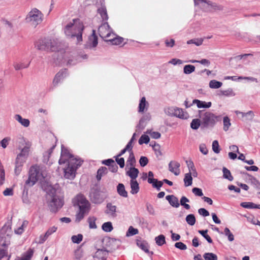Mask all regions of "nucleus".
<instances>
[{"instance_id": "1", "label": "nucleus", "mask_w": 260, "mask_h": 260, "mask_svg": "<svg viewBox=\"0 0 260 260\" xmlns=\"http://www.w3.org/2000/svg\"><path fill=\"white\" fill-rule=\"evenodd\" d=\"M84 26L78 19H74L64 27V32L67 38L76 39L77 42L82 41V34Z\"/></svg>"}, {"instance_id": "2", "label": "nucleus", "mask_w": 260, "mask_h": 260, "mask_svg": "<svg viewBox=\"0 0 260 260\" xmlns=\"http://www.w3.org/2000/svg\"><path fill=\"white\" fill-rule=\"evenodd\" d=\"M74 206L79 207V212L76 215V221L80 222L89 212L90 204L83 195L80 194L75 198Z\"/></svg>"}, {"instance_id": "3", "label": "nucleus", "mask_w": 260, "mask_h": 260, "mask_svg": "<svg viewBox=\"0 0 260 260\" xmlns=\"http://www.w3.org/2000/svg\"><path fill=\"white\" fill-rule=\"evenodd\" d=\"M46 198L48 208L52 213H56L63 205V198L57 195L53 188L48 193Z\"/></svg>"}, {"instance_id": "4", "label": "nucleus", "mask_w": 260, "mask_h": 260, "mask_svg": "<svg viewBox=\"0 0 260 260\" xmlns=\"http://www.w3.org/2000/svg\"><path fill=\"white\" fill-rule=\"evenodd\" d=\"M199 117L201 119L202 127L212 128L220 118V116H216L212 112L199 110Z\"/></svg>"}, {"instance_id": "5", "label": "nucleus", "mask_w": 260, "mask_h": 260, "mask_svg": "<svg viewBox=\"0 0 260 260\" xmlns=\"http://www.w3.org/2000/svg\"><path fill=\"white\" fill-rule=\"evenodd\" d=\"M12 231L10 222H7L0 230V246L7 248L10 244V240L12 235Z\"/></svg>"}, {"instance_id": "6", "label": "nucleus", "mask_w": 260, "mask_h": 260, "mask_svg": "<svg viewBox=\"0 0 260 260\" xmlns=\"http://www.w3.org/2000/svg\"><path fill=\"white\" fill-rule=\"evenodd\" d=\"M83 161L78 159H72L68 162V167L64 168V177L66 179L73 180L76 176L77 169L80 167Z\"/></svg>"}, {"instance_id": "7", "label": "nucleus", "mask_w": 260, "mask_h": 260, "mask_svg": "<svg viewBox=\"0 0 260 260\" xmlns=\"http://www.w3.org/2000/svg\"><path fill=\"white\" fill-rule=\"evenodd\" d=\"M43 14L40 11L36 8L33 9L29 12L26 17V21L36 27L42 21Z\"/></svg>"}, {"instance_id": "8", "label": "nucleus", "mask_w": 260, "mask_h": 260, "mask_svg": "<svg viewBox=\"0 0 260 260\" xmlns=\"http://www.w3.org/2000/svg\"><path fill=\"white\" fill-rule=\"evenodd\" d=\"M40 176V167L37 165L31 166L29 169L28 178L25 181V185L29 187L33 186Z\"/></svg>"}, {"instance_id": "9", "label": "nucleus", "mask_w": 260, "mask_h": 260, "mask_svg": "<svg viewBox=\"0 0 260 260\" xmlns=\"http://www.w3.org/2000/svg\"><path fill=\"white\" fill-rule=\"evenodd\" d=\"M72 159H77L74 157V155L70 153V151L63 145L61 146V156L59 160L60 165L68 162Z\"/></svg>"}, {"instance_id": "10", "label": "nucleus", "mask_w": 260, "mask_h": 260, "mask_svg": "<svg viewBox=\"0 0 260 260\" xmlns=\"http://www.w3.org/2000/svg\"><path fill=\"white\" fill-rule=\"evenodd\" d=\"M98 31L100 36L102 38L109 39L111 36L112 29L110 28L108 23L105 22L101 26H99Z\"/></svg>"}, {"instance_id": "11", "label": "nucleus", "mask_w": 260, "mask_h": 260, "mask_svg": "<svg viewBox=\"0 0 260 260\" xmlns=\"http://www.w3.org/2000/svg\"><path fill=\"white\" fill-rule=\"evenodd\" d=\"M89 197L91 202L94 204H101L104 201V198L102 197L100 191L96 189H92Z\"/></svg>"}, {"instance_id": "12", "label": "nucleus", "mask_w": 260, "mask_h": 260, "mask_svg": "<svg viewBox=\"0 0 260 260\" xmlns=\"http://www.w3.org/2000/svg\"><path fill=\"white\" fill-rule=\"evenodd\" d=\"M121 245V241L119 239L115 238H109L106 244V246L109 248L107 249L109 252H112L115 250L117 249Z\"/></svg>"}, {"instance_id": "13", "label": "nucleus", "mask_w": 260, "mask_h": 260, "mask_svg": "<svg viewBox=\"0 0 260 260\" xmlns=\"http://www.w3.org/2000/svg\"><path fill=\"white\" fill-rule=\"evenodd\" d=\"M49 43H51L50 39L44 38L40 39L36 42L35 47L39 50H44L48 51V46Z\"/></svg>"}, {"instance_id": "14", "label": "nucleus", "mask_w": 260, "mask_h": 260, "mask_svg": "<svg viewBox=\"0 0 260 260\" xmlns=\"http://www.w3.org/2000/svg\"><path fill=\"white\" fill-rule=\"evenodd\" d=\"M109 252L105 248L98 249L93 255L94 259L106 260L108 256Z\"/></svg>"}, {"instance_id": "15", "label": "nucleus", "mask_w": 260, "mask_h": 260, "mask_svg": "<svg viewBox=\"0 0 260 260\" xmlns=\"http://www.w3.org/2000/svg\"><path fill=\"white\" fill-rule=\"evenodd\" d=\"M171 110L174 112V113H171V114H174V116L182 119H186L189 117L188 114L186 112H184L181 108L176 107L175 109Z\"/></svg>"}, {"instance_id": "16", "label": "nucleus", "mask_w": 260, "mask_h": 260, "mask_svg": "<svg viewBox=\"0 0 260 260\" xmlns=\"http://www.w3.org/2000/svg\"><path fill=\"white\" fill-rule=\"evenodd\" d=\"M101 6L98 9V13L100 15L101 18L104 21H107L108 19L107 9L105 5L104 0H100Z\"/></svg>"}, {"instance_id": "17", "label": "nucleus", "mask_w": 260, "mask_h": 260, "mask_svg": "<svg viewBox=\"0 0 260 260\" xmlns=\"http://www.w3.org/2000/svg\"><path fill=\"white\" fill-rule=\"evenodd\" d=\"M180 165L178 162L171 161L169 164V170L175 175L178 176L180 174Z\"/></svg>"}, {"instance_id": "18", "label": "nucleus", "mask_w": 260, "mask_h": 260, "mask_svg": "<svg viewBox=\"0 0 260 260\" xmlns=\"http://www.w3.org/2000/svg\"><path fill=\"white\" fill-rule=\"evenodd\" d=\"M136 243L137 246L146 253L150 254V256L153 254V252L152 251H149V245L146 241L137 239Z\"/></svg>"}, {"instance_id": "19", "label": "nucleus", "mask_w": 260, "mask_h": 260, "mask_svg": "<svg viewBox=\"0 0 260 260\" xmlns=\"http://www.w3.org/2000/svg\"><path fill=\"white\" fill-rule=\"evenodd\" d=\"M151 119V115L149 113L144 115L139 120V124L137 126V128L140 130L143 129L146 126V123Z\"/></svg>"}, {"instance_id": "20", "label": "nucleus", "mask_w": 260, "mask_h": 260, "mask_svg": "<svg viewBox=\"0 0 260 260\" xmlns=\"http://www.w3.org/2000/svg\"><path fill=\"white\" fill-rule=\"evenodd\" d=\"M67 74V70L66 69L61 70L57 73L53 81V84L55 86L63 78H64Z\"/></svg>"}, {"instance_id": "21", "label": "nucleus", "mask_w": 260, "mask_h": 260, "mask_svg": "<svg viewBox=\"0 0 260 260\" xmlns=\"http://www.w3.org/2000/svg\"><path fill=\"white\" fill-rule=\"evenodd\" d=\"M30 62L28 61H16L14 62L13 67L16 71H19L27 68L30 64Z\"/></svg>"}, {"instance_id": "22", "label": "nucleus", "mask_w": 260, "mask_h": 260, "mask_svg": "<svg viewBox=\"0 0 260 260\" xmlns=\"http://www.w3.org/2000/svg\"><path fill=\"white\" fill-rule=\"evenodd\" d=\"M107 209L105 211V213L113 217H115L117 216L116 213L117 207L115 205H113L112 203H108L106 206Z\"/></svg>"}, {"instance_id": "23", "label": "nucleus", "mask_w": 260, "mask_h": 260, "mask_svg": "<svg viewBox=\"0 0 260 260\" xmlns=\"http://www.w3.org/2000/svg\"><path fill=\"white\" fill-rule=\"evenodd\" d=\"M236 113L238 114H241L243 121H251L253 119L254 114L252 111H249L247 112L244 113L236 111Z\"/></svg>"}, {"instance_id": "24", "label": "nucleus", "mask_w": 260, "mask_h": 260, "mask_svg": "<svg viewBox=\"0 0 260 260\" xmlns=\"http://www.w3.org/2000/svg\"><path fill=\"white\" fill-rule=\"evenodd\" d=\"M88 44V47L89 48L95 47L98 44V37L95 35L94 30L92 31V34L89 37Z\"/></svg>"}, {"instance_id": "25", "label": "nucleus", "mask_w": 260, "mask_h": 260, "mask_svg": "<svg viewBox=\"0 0 260 260\" xmlns=\"http://www.w3.org/2000/svg\"><path fill=\"white\" fill-rule=\"evenodd\" d=\"M148 182L151 184L153 187L156 188L157 191L160 190L164 183L163 180L158 181L157 179L154 178H148Z\"/></svg>"}, {"instance_id": "26", "label": "nucleus", "mask_w": 260, "mask_h": 260, "mask_svg": "<svg viewBox=\"0 0 260 260\" xmlns=\"http://www.w3.org/2000/svg\"><path fill=\"white\" fill-rule=\"evenodd\" d=\"M192 104H196L198 108H209L212 105L211 102H206L197 99L193 100Z\"/></svg>"}, {"instance_id": "27", "label": "nucleus", "mask_w": 260, "mask_h": 260, "mask_svg": "<svg viewBox=\"0 0 260 260\" xmlns=\"http://www.w3.org/2000/svg\"><path fill=\"white\" fill-rule=\"evenodd\" d=\"M166 200L169 202V204L173 207L178 208L180 204L178 199L174 195H168L166 197Z\"/></svg>"}, {"instance_id": "28", "label": "nucleus", "mask_w": 260, "mask_h": 260, "mask_svg": "<svg viewBox=\"0 0 260 260\" xmlns=\"http://www.w3.org/2000/svg\"><path fill=\"white\" fill-rule=\"evenodd\" d=\"M34 250L29 248L23 253L21 257H17L15 260H30L34 254Z\"/></svg>"}, {"instance_id": "29", "label": "nucleus", "mask_w": 260, "mask_h": 260, "mask_svg": "<svg viewBox=\"0 0 260 260\" xmlns=\"http://www.w3.org/2000/svg\"><path fill=\"white\" fill-rule=\"evenodd\" d=\"M139 171L137 168L134 167H131L129 170L126 172V175L129 176L131 180H136L138 177Z\"/></svg>"}, {"instance_id": "30", "label": "nucleus", "mask_w": 260, "mask_h": 260, "mask_svg": "<svg viewBox=\"0 0 260 260\" xmlns=\"http://www.w3.org/2000/svg\"><path fill=\"white\" fill-rule=\"evenodd\" d=\"M50 40L51 43L49 44L48 51H58L60 49L58 40L55 39H50Z\"/></svg>"}, {"instance_id": "31", "label": "nucleus", "mask_w": 260, "mask_h": 260, "mask_svg": "<svg viewBox=\"0 0 260 260\" xmlns=\"http://www.w3.org/2000/svg\"><path fill=\"white\" fill-rule=\"evenodd\" d=\"M186 165L189 169V172L191 173V175H192L194 177H197L198 176V173L196 171L195 166L193 161L191 160H186Z\"/></svg>"}, {"instance_id": "32", "label": "nucleus", "mask_w": 260, "mask_h": 260, "mask_svg": "<svg viewBox=\"0 0 260 260\" xmlns=\"http://www.w3.org/2000/svg\"><path fill=\"white\" fill-rule=\"evenodd\" d=\"M131 185V193L132 194H135L139 191V185L136 180H131L130 181Z\"/></svg>"}, {"instance_id": "33", "label": "nucleus", "mask_w": 260, "mask_h": 260, "mask_svg": "<svg viewBox=\"0 0 260 260\" xmlns=\"http://www.w3.org/2000/svg\"><path fill=\"white\" fill-rule=\"evenodd\" d=\"M117 191L118 194L122 197L127 198V192L125 189V186L122 183H119L117 186Z\"/></svg>"}, {"instance_id": "34", "label": "nucleus", "mask_w": 260, "mask_h": 260, "mask_svg": "<svg viewBox=\"0 0 260 260\" xmlns=\"http://www.w3.org/2000/svg\"><path fill=\"white\" fill-rule=\"evenodd\" d=\"M148 105V103L146 102L145 98H142L139 104V112L143 113L145 108L146 110L147 109Z\"/></svg>"}, {"instance_id": "35", "label": "nucleus", "mask_w": 260, "mask_h": 260, "mask_svg": "<svg viewBox=\"0 0 260 260\" xmlns=\"http://www.w3.org/2000/svg\"><path fill=\"white\" fill-rule=\"evenodd\" d=\"M15 119L24 127H28L29 125L30 122L28 119L23 118L21 115L16 114L15 116Z\"/></svg>"}, {"instance_id": "36", "label": "nucleus", "mask_w": 260, "mask_h": 260, "mask_svg": "<svg viewBox=\"0 0 260 260\" xmlns=\"http://www.w3.org/2000/svg\"><path fill=\"white\" fill-rule=\"evenodd\" d=\"M240 206L246 209H260V205H257L252 202H242Z\"/></svg>"}, {"instance_id": "37", "label": "nucleus", "mask_w": 260, "mask_h": 260, "mask_svg": "<svg viewBox=\"0 0 260 260\" xmlns=\"http://www.w3.org/2000/svg\"><path fill=\"white\" fill-rule=\"evenodd\" d=\"M108 173V169L105 167H100L98 171H97V175H96V179L98 181H100L102 177Z\"/></svg>"}, {"instance_id": "38", "label": "nucleus", "mask_w": 260, "mask_h": 260, "mask_svg": "<svg viewBox=\"0 0 260 260\" xmlns=\"http://www.w3.org/2000/svg\"><path fill=\"white\" fill-rule=\"evenodd\" d=\"M26 186L25 185L23 188L22 200L23 203L28 205L30 204V201L28 197V188H27Z\"/></svg>"}, {"instance_id": "39", "label": "nucleus", "mask_w": 260, "mask_h": 260, "mask_svg": "<svg viewBox=\"0 0 260 260\" xmlns=\"http://www.w3.org/2000/svg\"><path fill=\"white\" fill-rule=\"evenodd\" d=\"M136 163V159L133 151L129 153V156L126 161V167L129 166L131 167H134Z\"/></svg>"}, {"instance_id": "40", "label": "nucleus", "mask_w": 260, "mask_h": 260, "mask_svg": "<svg viewBox=\"0 0 260 260\" xmlns=\"http://www.w3.org/2000/svg\"><path fill=\"white\" fill-rule=\"evenodd\" d=\"M201 125L202 126L201 119H193L190 123L191 128L194 130L198 129Z\"/></svg>"}, {"instance_id": "41", "label": "nucleus", "mask_w": 260, "mask_h": 260, "mask_svg": "<svg viewBox=\"0 0 260 260\" xmlns=\"http://www.w3.org/2000/svg\"><path fill=\"white\" fill-rule=\"evenodd\" d=\"M107 41H110L113 45H119L123 41V38L120 37H114L113 39H108Z\"/></svg>"}, {"instance_id": "42", "label": "nucleus", "mask_w": 260, "mask_h": 260, "mask_svg": "<svg viewBox=\"0 0 260 260\" xmlns=\"http://www.w3.org/2000/svg\"><path fill=\"white\" fill-rule=\"evenodd\" d=\"M150 146H152L153 148L157 157L162 155V153L160 150V146L158 144L154 141V145L150 144Z\"/></svg>"}, {"instance_id": "43", "label": "nucleus", "mask_w": 260, "mask_h": 260, "mask_svg": "<svg viewBox=\"0 0 260 260\" xmlns=\"http://www.w3.org/2000/svg\"><path fill=\"white\" fill-rule=\"evenodd\" d=\"M102 229L105 232H110L113 230V227L112 223L110 221H108L103 224Z\"/></svg>"}, {"instance_id": "44", "label": "nucleus", "mask_w": 260, "mask_h": 260, "mask_svg": "<svg viewBox=\"0 0 260 260\" xmlns=\"http://www.w3.org/2000/svg\"><path fill=\"white\" fill-rule=\"evenodd\" d=\"M223 172V177L225 179L229 180V181H232L234 179L233 177L231 175V172L225 167H223L222 169Z\"/></svg>"}, {"instance_id": "45", "label": "nucleus", "mask_w": 260, "mask_h": 260, "mask_svg": "<svg viewBox=\"0 0 260 260\" xmlns=\"http://www.w3.org/2000/svg\"><path fill=\"white\" fill-rule=\"evenodd\" d=\"M184 182L185 186H188L192 184V178L191 175V173H188L185 175Z\"/></svg>"}, {"instance_id": "46", "label": "nucleus", "mask_w": 260, "mask_h": 260, "mask_svg": "<svg viewBox=\"0 0 260 260\" xmlns=\"http://www.w3.org/2000/svg\"><path fill=\"white\" fill-rule=\"evenodd\" d=\"M29 150V147L25 146L21 149L20 153L17 156L26 159L28 155Z\"/></svg>"}, {"instance_id": "47", "label": "nucleus", "mask_w": 260, "mask_h": 260, "mask_svg": "<svg viewBox=\"0 0 260 260\" xmlns=\"http://www.w3.org/2000/svg\"><path fill=\"white\" fill-rule=\"evenodd\" d=\"M222 82L215 80H211L209 84L210 88L213 89L219 88L222 86Z\"/></svg>"}, {"instance_id": "48", "label": "nucleus", "mask_w": 260, "mask_h": 260, "mask_svg": "<svg viewBox=\"0 0 260 260\" xmlns=\"http://www.w3.org/2000/svg\"><path fill=\"white\" fill-rule=\"evenodd\" d=\"M156 244L159 246L166 243L165 237L163 235H160L155 238Z\"/></svg>"}, {"instance_id": "49", "label": "nucleus", "mask_w": 260, "mask_h": 260, "mask_svg": "<svg viewBox=\"0 0 260 260\" xmlns=\"http://www.w3.org/2000/svg\"><path fill=\"white\" fill-rule=\"evenodd\" d=\"M185 220L186 222L190 225H193L196 221L195 216L192 214L187 215Z\"/></svg>"}, {"instance_id": "50", "label": "nucleus", "mask_w": 260, "mask_h": 260, "mask_svg": "<svg viewBox=\"0 0 260 260\" xmlns=\"http://www.w3.org/2000/svg\"><path fill=\"white\" fill-rule=\"evenodd\" d=\"M55 146H53L50 148L47 151L45 152L43 154V162L44 163H47L49 161V157L53 151Z\"/></svg>"}, {"instance_id": "51", "label": "nucleus", "mask_w": 260, "mask_h": 260, "mask_svg": "<svg viewBox=\"0 0 260 260\" xmlns=\"http://www.w3.org/2000/svg\"><path fill=\"white\" fill-rule=\"evenodd\" d=\"M195 67L193 65H185L183 68V72L185 74H190L195 71Z\"/></svg>"}, {"instance_id": "52", "label": "nucleus", "mask_w": 260, "mask_h": 260, "mask_svg": "<svg viewBox=\"0 0 260 260\" xmlns=\"http://www.w3.org/2000/svg\"><path fill=\"white\" fill-rule=\"evenodd\" d=\"M203 257L205 260H217V256L211 252H207L204 253Z\"/></svg>"}, {"instance_id": "53", "label": "nucleus", "mask_w": 260, "mask_h": 260, "mask_svg": "<svg viewBox=\"0 0 260 260\" xmlns=\"http://www.w3.org/2000/svg\"><path fill=\"white\" fill-rule=\"evenodd\" d=\"M199 234H200L209 243H212L213 241L211 237L207 234L208 230H199L198 231Z\"/></svg>"}, {"instance_id": "54", "label": "nucleus", "mask_w": 260, "mask_h": 260, "mask_svg": "<svg viewBox=\"0 0 260 260\" xmlns=\"http://www.w3.org/2000/svg\"><path fill=\"white\" fill-rule=\"evenodd\" d=\"M207 5L211 6V7L215 11H222L223 9V7L222 6L218 5L216 3H213L210 1L208 2Z\"/></svg>"}, {"instance_id": "55", "label": "nucleus", "mask_w": 260, "mask_h": 260, "mask_svg": "<svg viewBox=\"0 0 260 260\" xmlns=\"http://www.w3.org/2000/svg\"><path fill=\"white\" fill-rule=\"evenodd\" d=\"M203 39L202 38H197L191 39L187 41V44H195L197 46H199L203 44Z\"/></svg>"}, {"instance_id": "56", "label": "nucleus", "mask_w": 260, "mask_h": 260, "mask_svg": "<svg viewBox=\"0 0 260 260\" xmlns=\"http://www.w3.org/2000/svg\"><path fill=\"white\" fill-rule=\"evenodd\" d=\"M139 231L137 229L133 228L132 226H130L126 232V236L129 237L138 234Z\"/></svg>"}, {"instance_id": "57", "label": "nucleus", "mask_w": 260, "mask_h": 260, "mask_svg": "<svg viewBox=\"0 0 260 260\" xmlns=\"http://www.w3.org/2000/svg\"><path fill=\"white\" fill-rule=\"evenodd\" d=\"M188 62H191V63H196L198 62L202 64H203L204 66H206L207 67H209L210 64V62L209 60L207 59H202L200 60H194V59H191L189 60Z\"/></svg>"}, {"instance_id": "58", "label": "nucleus", "mask_w": 260, "mask_h": 260, "mask_svg": "<svg viewBox=\"0 0 260 260\" xmlns=\"http://www.w3.org/2000/svg\"><path fill=\"white\" fill-rule=\"evenodd\" d=\"M28 221L26 220L23 221L22 225L16 230H15V233L16 234L21 235L24 231V228L27 226Z\"/></svg>"}, {"instance_id": "59", "label": "nucleus", "mask_w": 260, "mask_h": 260, "mask_svg": "<svg viewBox=\"0 0 260 260\" xmlns=\"http://www.w3.org/2000/svg\"><path fill=\"white\" fill-rule=\"evenodd\" d=\"M96 218L94 217H89L88 218V222L89 223V226L90 229H96L97 226L95 224V220Z\"/></svg>"}, {"instance_id": "60", "label": "nucleus", "mask_w": 260, "mask_h": 260, "mask_svg": "<svg viewBox=\"0 0 260 260\" xmlns=\"http://www.w3.org/2000/svg\"><path fill=\"white\" fill-rule=\"evenodd\" d=\"M150 141V138L146 135H142L139 140V144L142 145L143 143L148 144Z\"/></svg>"}, {"instance_id": "61", "label": "nucleus", "mask_w": 260, "mask_h": 260, "mask_svg": "<svg viewBox=\"0 0 260 260\" xmlns=\"http://www.w3.org/2000/svg\"><path fill=\"white\" fill-rule=\"evenodd\" d=\"M72 241L74 243L79 244L83 239V236L81 234L74 235L71 238Z\"/></svg>"}, {"instance_id": "62", "label": "nucleus", "mask_w": 260, "mask_h": 260, "mask_svg": "<svg viewBox=\"0 0 260 260\" xmlns=\"http://www.w3.org/2000/svg\"><path fill=\"white\" fill-rule=\"evenodd\" d=\"M223 129L225 131H227L229 129V127L231 125L230 119L227 116L223 118Z\"/></svg>"}, {"instance_id": "63", "label": "nucleus", "mask_w": 260, "mask_h": 260, "mask_svg": "<svg viewBox=\"0 0 260 260\" xmlns=\"http://www.w3.org/2000/svg\"><path fill=\"white\" fill-rule=\"evenodd\" d=\"M224 234L225 235V236H228V240L232 242V241H234V236L233 234L231 232V231L229 228H225L224 229Z\"/></svg>"}, {"instance_id": "64", "label": "nucleus", "mask_w": 260, "mask_h": 260, "mask_svg": "<svg viewBox=\"0 0 260 260\" xmlns=\"http://www.w3.org/2000/svg\"><path fill=\"white\" fill-rule=\"evenodd\" d=\"M212 149L215 153L220 152L219 145L218 141L214 140L212 143Z\"/></svg>"}]
</instances>
